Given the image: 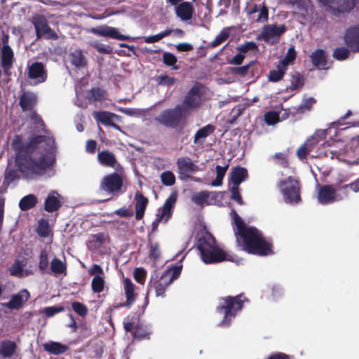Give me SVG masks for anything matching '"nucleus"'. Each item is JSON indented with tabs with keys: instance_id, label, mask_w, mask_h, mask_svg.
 I'll use <instances>...</instances> for the list:
<instances>
[{
	"instance_id": "nucleus-57",
	"label": "nucleus",
	"mask_w": 359,
	"mask_h": 359,
	"mask_svg": "<svg viewBox=\"0 0 359 359\" xmlns=\"http://www.w3.org/2000/svg\"><path fill=\"white\" fill-rule=\"evenodd\" d=\"M231 191V198L235 201L238 205H243L244 201L241 196L238 186H233L229 188Z\"/></svg>"
},
{
	"instance_id": "nucleus-38",
	"label": "nucleus",
	"mask_w": 359,
	"mask_h": 359,
	"mask_svg": "<svg viewBox=\"0 0 359 359\" xmlns=\"http://www.w3.org/2000/svg\"><path fill=\"white\" fill-rule=\"evenodd\" d=\"M44 348L46 351L54 355H60L64 353L68 350V346L62 345L59 342H50L44 345Z\"/></svg>"
},
{
	"instance_id": "nucleus-54",
	"label": "nucleus",
	"mask_w": 359,
	"mask_h": 359,
	"mask_svg": "<svg viewBox=\"0 0 359 359\" xmlns=\"http://www.w3.org/2000/svg\"><path fill=\"white\" fill-rule=\"evenodd\" d=\"M273 159L276 164L283 168H287L289 166L287 156L284 153H276L273 156Z\"/></svg>"
},
{
	"instance_id": "nucleus-55",
	"label": "nucleus",
	"mask_w": 359,
	"mask_h": 359,
	"mask_svg": "<svg viewBox=\"0 0 359 359\" xmlns=\"http://www.w3.org/2000/svg\"><path fill=\"white\" fill-rule=\"evenodd\" d=\"M297 57V53L294 47H290L287 52L285 58L281 61L280 64L283 67H286L290 62H292Z\"/></svg>"
},
{
	"instance_id": "nucleus-34",
	"label": "nucleus",
	"mask_w": 359,
	"mask_h": 359,
	"mask_svg": "<svg viewBox=\"0 0 359 359\" xmlns=\"http://www.w3.org/2000/svg\"><path fill=\"white\" fill-rule=\"evenodd\" d=\"M38 203V198L32 194H28L22 197L19 201V208L22 211L29 210Z\"/></svg>"
},
{
	"instance_id": "nucleus-37",
	"label": "nucleus",
	"mask_w": 359,
	"mask_h": 359,
	"mask_svg": "<svg viewBox=\"0 0 359 359\" xmlns=\"http://www.w3.org/2000/svg\"><path fill=\"white\" fill-rule=\"evenodd\" d=\"M106 92L100 88H92L88 93L89 102H102L105 99Z\"/></svg>"
},
{
	"instance_id": "nucleus-35",
	"label": "nucleus",
	"mask_w": 359,
	"mask_h": 359,
	"mask_svg": "<svg viewBox=\"0 0 359 359\" xmlns=\"http://www.w3.org/2000/svg\"><path fill=\"white\" fill-rule=\"evenodd\" d=\"M50 270L54 274H65L67 273V264L57 257H54L50 264Z\"/></svg>"
},
{
	"instance_id": "nucleus-4",
	"label": "nucleus",
	"mask_w": 359,
	"mask_h": 359,
	"mask_svg": "<svg viewBox=\"0 0 359 359\" xmlns=\"http://www.w3.org/2000/svg\"><path fill=\"white\" fill-rule=\"evenodd\" d=\"M220 301L219 305L217 307V311L224 314L222 323L229 324L237 312L243 309L244 302H248V299L243 293H241L234 297H222Z\"/></svg>"
},
{
	"instance_id": "nucleus-15",
	"label": "nucleus",
	"mask_w": 359,
	"mask_h": 359,
	"mask_svg": "<svg viewBox=\"0 0 359 359\" xmlns=\"http://www.w3.org/2000/svg\"><path fill=\"white\" fill-rule=\"evenodd\" d=\"M201 103V97L198 88L194 86L187 93L185 98L180 104L182 107L183 111L187 116L189 111L197 109L200 107Z\"/></svg>"
},
{
	"instance_id": "nucleus-24",
	"label": "nucleus",
	"mask_w": 359,
	"mask_h": 359,
	"mask_svg": "<svg viewBox=\"0 0 359 359\" xmlns=\"http://www.w3.org/2000/svg\"><path fill=\"white\" fill-rule=\"evenodd\" d=\"M60 195L55 191H50L44 202V210L48 212H53L60 209L62 202L60 201Z\"/></svg>"
},
{
	"instance_id": "nucleus-46",
	"label": "nucleus",
	"mask_w": 359,
	"mask_h": 359,
	"mask_svg": "<svg viewBox=\"0 0 359 359\" xmlns=\"http://www.w3.org/2000/svg\"><path fill=\"white\" fill-rule=\"evenodd\" d=\"M39 269L41 273H48V253L46 250H41L39 254Z\"/></svg>"
},
{
	"instance_id": "nucleus-17",
	"label": "nucleus",
	"mask_w": 359,
	"mask_h": 359,
	"mask_svg": "<svg viewBox=\"0 0 359 359\" xmlns=\"http://www.w3.org/2000/svg\"><path fill=\"white\" fill-rule=\"evenodd\" d=\"M91 32L101 36H107L114 39L127 40L128 36L121 34L116 28L107 25H101L91 29Z\"/></svg>"
},
{
	"instance_id": "nucleus-60",
	"label": "nucleus",
	"mask_w": 359,
	"mask_h": 359,
	"mask_svg": "<svg viewBox=\"0 0 359 359\" xmlns=\"http://www.w3.org/2000/svg\"><path fill=\"white\" fill-rule=\"evenodd\" d=\"M264 121L269 126L273 125L278 122L279 115L275 111H268L264 114Z\"/></svg>"
},
{
	"instance_id": "nucleus-6",
	"label": "nucleus",
	"mask_w": 359,
	"mask_h": 359,
	"mask_svg": "<svg viewBox=\"0 0 359 359\" xmlns=\"http://www.w3.org/2000/svg\"><path fill=\"white\" fill-rule=\"evenodd\" d=\"M196 245L200 252L201 257L205 264L218 263L224 260H229L223 250L211 245L205 238H199Z\"/></svg>"
},
{
	"instance_id": "nucleus-44",
	"label": "nucleus",
	"mask_w": 359,
	"mask_h": 359,
	"mask_svg": "<svg viewBox=\"0 0 359 359\" xmlns=\"http://www.w3.org/2000/svg\"><path fill=\"white\" fill-rule=\"evenodd\" d=\"M163 62L168 67H171L172 69L178 70L180 67L176 65L177 62V57L170 52H164L162 55Z\"/></svg>"
},
{
	"instance_id": "nucleus-27",
	"label": "nucleus",
	"mask_w": 359,
	"mask_h": 359,
	"mask_svg": "<svg viewBox=\"0 0 359 359\" xmlns=\"http://www.w3.org/2000/svg\"><path fill=\"white\" fill-rule=\"evenodd\" d=\"M135 218L137 220L142 219L144 217L149 200L142 194L137 192L135 196Z\"/></svg>"
},
{
	"instance_id": "nucleus-22",
	"label": "nucleus",
	"mask_w": 359,
	"mask_h": 359,
	"mask_svg": "<svg viewBox=\"0 0 359 359\" xmlns=\"http://www.w3.org/2000/svg\"><path fill=\"white\" fill-rule=\"evenodd\" d=\"M175 12L182 21H188L193 18L194 8L191 2L183 1L175 7Z\"/></svg>"
},
{
	"instance_id": "nucleus-20",
	"label": "nucleus",
	"mask_w": 359,
	"mask_h": 359,
	"mask_svg": "<svg viewBox=\"0 0 359 359\" xmlns=\"http://www.w3.org/2000/svg\"><path fill=\"white\" fill-rule=\"evenodd\" d=\"M177 195L175 192L172 193L168 198L165 200L161 210L156 215L164 219V222L172 217L173 210L177 202Z\"/></svg>"
},
{
	"instance_id": "nucleus-5",
	"label": "nucleus",
	"mask_w": 359,
	"mask_h": 359,
	"mask_svg": "<svg viewBox=\"0 0 359 359\" xmlns=\"http://www.w3.org/2000/svg\"><path fill=\"white\" fill-rule=\"evenodd\" d=\"M182 265L175 266L166 269L160 276H152L150 280V287H153L157 297L164 298L165 291L169 285L177 279L181 273Z\"/></svg>"
},
{
	"instance_id": "nucleus-48",
	"label": "nucleus",
	"mask_w": 359,
	"mask_h": 359,
	"mask_svg": "<svg viewBox=\"0 0 359 359\" xmlns=\"http://www.w3.org/2000/svg\"><path fill=\"white\" fill-rule=\"evenodd\" d=\"M304 84V79L299 72H295L292 75L291 84L288 87L291 91L298 89L299 87L303 86Z\"/></svg>"
},
{
	"instance_id": "nucleus-11",
	"label": "nucleus",
	"mask_w": 359,
	"mask_h": 359,
	"mask_svg": "<svg viewBox=\"0 0 359 359\" xmlns=\"http://www.w3.org/2000/svg\"><path fill=\"white\" fill-rule=\"evenodd\" d=\"M25 76L27 79L32 81L31 85L36 86L47 80L48 71L43 62L36 61L27 65Z\"/></svg>"
},
{
	"instance_id": "nucleus-32",
	"label": "nucleus",
	"mask_w": 359,
	"mask_h": 359,
	"mask_svg": "<svg viewBox=\"0 0 359 359\" xmlns=\"http://www.w3.org/2000/svg\"><path fill=\"white\" fill-rule=\"evenodd\" d=\"M151 334V330L148 326L139 323L135 327V330L133 331V335L135 339L142 341L149 339Z\"/></svg>"
},
{
	"instance_id": "nucleus-1",
	"label": "nucleus",
	"mask_w": 359,
	"mask_h": 359,
	"mask_svg": "<svg viewBox=\"0 0 359 359\" xmlns=\"http://www.w3.org/2000/svg\"><path fill=\"white\" fill-rule=\"evenodd\" d=\"M11 147L18 170L27 178L45 174L55 163L53 149L55 140L48 135H34L23 140L20 135H14Z\"/></svg>"
},
{
	"instance_id": "nucleus-19",
	"label": "nucleus",
	"mask_w": 359,
	"mask_h": 359,
	"mask_svg": "<svg viewBox=\"0 0 359 359\" xmlns=\"http://www.w3.org/2000/svg\"><path fill=\"white\" fill-rule=\"evenodd\" d=\"M37 104V95L32 91H23L19 97V105L23 111H32Z\"/></svg>"
},
{
	"instance_id": "nucleus-25",
	"label": "nucleus",
	"mask_w": 359,
	"mask_h": 359,
	"mask_svg": "<svg viewBox=\"0 0 359 359\" xmlns=\"http://www.w3.org/2000/svg\"><path fill=\"white\" fill-rule=\"evenodd\" d=\"M123 284L126 301L121 306L129 307L135 302L137 294L135 292V285L128 278L123 279Z\"/></svg>"
},
{
	"instance_id": "nucleus-26",
	"label": "nucleus",
	"mask_w": 359,
	"mask_h": 359,
	"mask_svg": "<svg viewBox=\"0 0 359 359\" xmlns=\"http://www.w3.org/2000/svg\"><path fill=\"white\" fill-rule=\"evenodd\" d=\"M17 344L15 341L5 339L0 342V356L3 359L12 358L16 351Z\"/></svg>"
},
{
	"instance_id": "nucleus-59",
	"label": "nucleus",
	"mask_w": 359,
	"mask_h": 359,
	"mask_svg": "<svg viewBox=\"0 0 359 359\" xmlns=\"http://www.w3.org/2000/svg\"><path fill=\"white\" fill-rule=\"evenodd\" d=\"M65 311V308L62 306H48L43 309V313L47 318L54 316L55 314Z\"/></svg>"
},
{
	"instance_id": "nucleus-16",
	"label": "nucleus",
	"mask_w": 359,
	"mask_h": 359,
	"mask_svg": "<svg viewBox=\"0 0 359 359\" xmlns=\"http://www.w3.org/2000/svg\"><path fill=\"white\" fill-rule=\"evenodd\" d=\"M34 28L37 38L44 36L48 39L57 40L58 35L53 31L48 24L46 19L40 17L34 22Z\"/></svg>"
},
{
	"instance_id": "nucleus-12",
	"label": "nucleus",
	"mask_w": 359,
	"mask_h": 359,
	"mask_svg": "<svg viewBox=\"0 0 359 359\" xmlns=\"http://www.w3.org/2000/svg\"><path fill=\"white\" fill-rule=\"evenodd\" d=\"M318 201L320 204L327 205L337 201V191H341L339 183L333 184H318Z\"/></svg>"
},
{
	"instance_id": "nucleus-45",
	"label": "nucleus",
	"mask_w": 359,
	"mask_h": 359,
	"mask_svg": "<svg viewBox=\"0 0 359 359\" xmlns=\"http://www.w3.org/2000/svg\"><path fill=\"white\" fill-rule=\"evenodd\" d=\"M351 52L352 51L348 48L347 46L346 47L341 46L335 48L332 56L337 60L343 61L349 57Z\"/></svg>"
},
{
	"instance_id": "nucleus-52",
	"label": "nucleus",
	"mask_w": 359,
	"mask_h": 359,
	"mask_svg": "<svg viewBox=\"0 0 359 359\" xmlns=\"http://www.w3.org/2000/svg\"><path fill=\"white\" fill-rule=\"evenodd\" d=\"M161 181L163 185L170 187L175 184L176 179L174 173L168 170L161 174Z\"/></svg>"
},
{
	"instance_id": "nucleus-47",
	"label": "nucleus",
	"mask_w": 359,
	"mask_h": 359,
	"mask_svg": "<svg viewBox=\"0 0 359 359\" xmlns=\"http://www.w3.org/2000/svg\"><path fill=\"white\" fill-rule=\"evenodd\" d=\"M37 234L42 238H46L50 234V228L48 222L46 219H41L39 221L36 228Z\"/></svg>"
},
{
	"instance_id": "nucleus-63",
	"label": "nucleus",
	"mask_w": 359,
	"mask_h": 359,
	"mask_svg": "<svg viewBox=\"0 0 359 359\" xmlns=\"http://www.w3.org/2000/svg\"><path fill=\"white\" fill-rule=\"evenodd\" d=\"M242 113L243 109L240 105L234 107L231 113V119L229 121V123L230 124L234 123L236 119L242 114Z\"/></svg>"
},
{
	"instance_id": "nucleus-62",
	"label": "nucleus",
	"mask_w": 359,
	"mask_h": 359,
	"mask_svg": "<svg viewBox=\"0 0 359 359\" xmlns=\"http://www.w3.org/2000/svg\"><path fill=\"white\" fill-rule=\"evenodd\" d=\"M210 197V193L207 191H201L195 196L194 200L197 204H203Z\"/></svg>"
},
{
	"instance_id": "nucleus-64",
	"label": "nucleus",
	"mask_w": 359,
	"mask_h": 359,
	"mask_svg": "<svg viewBox=\"0 0 359 359\" xmlns=\"http://www.w3.org/2000/svg\"><path fill=\"white\" fill-rule=\"evenodd\" d=\"M134 278L137 283H142L146 278L145 271L142 269H135L134 271Z\"/></svg>"
},
{
	"instance_id": "nucleus-58",
	"label": "nucleus",
	"mask_w": 359,
	"mask_h": 359,
	"mask_svg": "<svg viewBox=\"0 0 359 359\" xmlns=\"http://www.w3.org/2000/svg\"><path fill=\"white\" fill-rule=\"evenodd\" d=\"M254 63H255V62L252 61V62H250L249 64L242 66V67H232L231 72L236 75L245 76L248 74L250 67Z\"/></svg>"
},
{
	"instance_id": "nucleus-2",
	"label": "nucleus",
	"mask_w": 359,
	"mask_h": 359,
	"mask_svg": "<svg viewBox=\"0 0 359 359\" xmlns=\"http://www.w3.org/2000/svg\"><path fill=\"white\" fill-rule=\"evenodd\" d=\"M231 215L238 245L249 254L259 256L272 255L273 244L267 241L262 233L254 226H248L234 209Z\"/></svg>"
},
{
	"instance_id": "nucleus-31",
	"label": "nucleus",
	"mask_w": 359,
	"mask_h": 359,
	"mask_svg": "<svg viewBox=\"0 0 359 359\" xmlns=\"http://www.w3.org/2000/svg\"><path fill=\"white\" fill-rule=\"evenodd\" d=\"M70 60L72 65L77 69H81L87 65V60L81 49H76L70 54Z\"/></svg>"
},
{
	"instance_id": "nucleus-39",
	"label": "nucleus",
	"mask_w": 359,
	"mask_h": 359,
	"mask_svg": "<svg viewBox=\"0 0 359 359\" xmlns=\"http://www.w3.org/2000/svg\"><path fill=\"white\" fill-rule=\"evenodd\" d=\"M316 100L313 97H309L304 100L303 102L297 107H294L293 114H302L306 111L311 109L312 106L316 103Z\"/></svg>"
},
{
	"instance_id": "nucleus-29",
	"label": "nucleus",
	"mask_w": 359,
	"mask_h": 359,
	"mask_svg": "<svg viewBox=\"0 0 359 359\" xmlns=\"http://www.w3.org/2000/svg\"><path fill=\"white\" fill-rule=\"evenodd\" d=\"M311 60L313 65L320 69H326L327 65V55L322 49H318L312 53L311 55Z\"/></svg>"
},
{
	"instance_id": "nucleus-10",
	"label": "nucleus",
	"mask_w": 359,
	"mask_h": 359,
	"mask_svg": "<svg viewBox=\"0 0 359 359\" xmlns=\"http://www.w3.org/2000/svg\"><path fill=\"white\" fill-rule=\"evenodd\" d=\"M327 11L335 16L341 13H349L356 6L358 0H318Z\"/></svg>"
},
{
	"instance_id": "nucleus-9",
	"label": "nucleus",
	"mask_w": 359,
	"mask_h": 359,
	"mask_svg": "<svg viewBox=\"0 0 359 359\" xmlns=\"http://www.w3.org/2000/svg\"><path fill=\"white\" fill-rule=\"evenodd\" d=\"M287 31L285 25L277 26L275 24L264 25L260 34L257 36V40H263L270 46H273L280 42L282 35Z\"/></svg>"
},
{
	"instance_id": "nucleus-53",
	"label": "nucleus",
	"mask_w": 359,
	"mask_h": 359,
	"mask_svg": "<svg viewBox=\"0 0 359 359\" xmlns=\"http://www.w3.org/2000/svg\"><path fill=\"white\" fill-rule=\"evenodd\" d=\"M72 308L76 313L81 317L86 316L88 312L87 306L79 302H73Z\"/></svg>"
},
{
	"instance_id": "nucleus-33",
	"label": "nucleus",
	"mask_w": 359,
	"mask_h": 359,
	"mask_svg": "<svg viewBox=\"0 0 359 359\" xmlns=\"http://www.w3.org/2000/svg\"><path fill=\"white\" fill-rule=\"evenodd\" d=\"M317 144V142L308 139L305 142L297 149V156L298 158L303 161L306 158L307 155L312 151Z\"/></svg>"
},
{
	"instance_id": "nucleus-61",
	"label": "nucleus",
	"mask_w": 359,
	"mask_h": 359,
	"mask_svg": "<svg viewBox=\"0 0 359 359\" xmlns=\"http://www.w3.org/2000/svg\"><path fill=\"white\" fill-rule=\"evenodd\" d=\"M258 49L257 44L254 41H248L243 45L240 46L238 50L243 53H246L249 50H255Z\"/></svg>"
},
{
	"instance_id": "nucleus-56",
	"label": "nucleus",
	"mask_w": 359,
	"mask_h": 359,
	"mask_svg": "<svg viewBox=\"0 0 359 359\" xmlns=\"http://www.w3.org/2000/svg\"><path fill=\"white\" fill-rule=\"evenodd\" d=\"M259 13L257 18L255 20L257 22H266L269 20V9L266 5L264 3L261 5Z\"/></svg>"
},
{
	"instance_id": "nucleus-28",
	"label": "nucleus",
	"mask_w": 359,
	"mask_h": 359,
	"mask_svg": "<svg viewBox=\"0 0 359 359\" xmlns=\"http://www.w3.org/2000/svg\"><path fill=\"white\" fill-rule=\"evenodd\" d=\"M248 178V172L246 168L241 166H236L233 168L229 180L234 186H239L243 182Z\"/></svg>"
},
{
	"instance_id": "nucleus-23",
	"label": "nucleus",
	"mask_w": 359,
	"mask_h": 359,
	"mask_svg": "<svg viewBox=\"0 0 359 359\" xmlns=\"http://www.w3.org/2000/svg\"><path fill=\"white\" fill-rule=\"evenodd\" d=\"M116 116L115 114L107 111H94L93 113V117L97 122L120 130V126L113 122V118Z\"/></svg>"
},
{
	"instance_id": "nucleus-50",
	"label": "nucleus",
	"mask_w": 359,
	"mask_h": 359,
	"mask_svg": "<svg viewBox=\"0 0 359 359\" xmlns=\"http://www.w3.org/2000/svg\"><path fill=\"white\" fill-rule=\"evenodd\" d=\"M104 287V280L102 276H95L92 280L91 288L95 293H100Z\"/></svg>"
},
{
	"instance_id": "nucleus-40",
	"label": "nucleus",
	"mask_w": 359,
	"mask_h": 359,
	"mask_svg": "<svg viewBox=\"0 0 359 359\" xmlns=\"http://www.w3.org/2000/svg\"><path fill=\"white\" fill-rule=\"evenodd\" d=\"M19 179L18 170L7 167L4 173L3 184L9 187L10 184Z\"/></svg>"
},
{
	"instance_id": "nucleus-14",
	"label": "nucleus",
	"mask_w": 359,
	"mask_h": 359,
	"mask_svg": "<svg viewBox=\"0 0 359 359\" xmlns=\"http://www.w3.org/2000/svg\"><path fill=\"white\" fill-rule=\"evenodd\" d=\"M179 178L186 180L191 177L192 173L198 171V165H195L189 157L178 158L176 162Z\"/></svg>"
},
{
	"instance_id": "nucleus-18",
	"label": "nucleus",
	"mask_w": 359,
	"mask_h": 359,
	"mask_svg": "<svg viewBox=\"0 0 359 359\" xmlns=\"http://www.w3.org/2000/svg\"><path fill=\"white\" fill-rule=\"evenodd\" d=\"M14 61V53L12 48L8 44H6L4 41V46L1 50V66L6 75L9 76L11 74L10 70L13 67Z\"/></svg>"
},
{
	"instance_id": "nucleus-21",
	"label": "nucleus",
	"mask_w": 359,
	"mask_h": 359,
	"mask_svg": "<svg viewBox=\"0 0 359 359\" xmlns=\"http://www.w3.org/2000/svg\"><path fill=\"white\" fill-rule=\"evenodd\" d=\"M29 297V292L27 290H22L18 294H13L11 299L4 304V306L11 310H18L22 307L23 302L28 300Z\"/></svg>"
},
{
	"instance_id": "nucleus-13",
	"label": "nucleus",
	"mask_w": 359,
	"mask_h": 359,
	"mask_svg": "<svg viewBox=\"0 0 359 359\" xmlns=\"http://www.w3.org/2000/svg\"><path fill=\"white\" fill-rule=\"evenodd\" d=\"M343 39L353 53H359V23L349 26L344 33Z\"/></svg>"
},
{
	"instance_id": "nucleus-36",
	"label": "nucleus",
	"mask_w": 359,
	"mask_h": 359,
	"mask_svg": "<svg viewBox=\"0 0 359 359\" xmlns=\"http://www.w3.org/2000/svg\"><path fill=\"white\" fill-rule=\"evenodd\" d=\"M231 30L230 27H225L219 32V34L215 37V39L210 42L208 45V48H215L224 42L230 36Z\"/></svg>"
},
{
	"instance_id": "nucleus-42",
	"label": "nucleus",
	"mask_w": 359,
	"mask_h": 359,
	"mask_svg": "<svg viewBox=\"0 0 359 359\" xmlns=\"http://www.w3.org/2000/svg\"><path fill=\"white\" fill-rule=\"evenodd\" d=\"M286 67H283L281 64L277 66V69H272L269 72L268 75V80L271 82H278L280 81L285 74Z\"/></svg>"
},
{
	"instance_id": "nucleus-51",
	"label": "nucleus",
	"mask_w": 359,
	"mask_h": 359,
	"mask_svg": "<svg viewBox=\"0 0 359 359\" xmlns=\"http://www.w3.org/2000/svg\"><path fill=\"white\" fill-rule=\"evenodd\" d=\"M30 112L29 118L32 121L33 124L36 127H39L43 133H48V131L46 128V124L39 114H38V113L34 110Z\"/></svg>"
},
{
	"instance_id": "nucleus-41",
	"label": "nucleus",
	"mask_w": 359,
	"mask_h": 359,
	"mask_svg": "<svg viewBox=\"0 0 359 359\" xmlns=\"http://www.w3.org/2000/svg\"><path fill=\"white\" fill-rule=\"evenodd\" d=\"M229 164L221 166L216 165L215 171H216V178L212 181L211 185L213 187H219L221 186L223 183V179L225 176L226 172L228 170Z\"/></svg>"
},
{
	"instance_id": "nucleus-43",
	"label": "nucleus",
	"mask_w": 359,
	"mask_h": 359,
	"mask_svg": "<svg viewBox=\"0 0 359 359\" xmlns=\"http://www.w3.org/2000/svg\"><path fill=\"white\" fill-rule=\"evenodd\" d=\"M215 130L214 126L208 124L204 127H202L194 135V142L196 143L198 140L201 138H205L210 135L212 134Z\"/></svg>"
},
{
	"instance_id": "nucleus-3",
	"label": "nucleus",
	"mask_w": 359,
	"mask_h": 359,
	"mask_svg": "<svg viewBox=\"0 0 359 359\" xmlns=\"http://www.w3.org/2000/svg\"><path fill=\"white\" fill-rule=\"evenodd\" d=\"M187 115L180 104L174 108L163 110L155 120L161 125L182 131L187 123Z\"/></svg>"
},
{
	"instance_id": "nucleus-30",
	"label": "nucleus",
	"mask_w": 359,
	"mask_h": 359,
	"mask_svg": "<svg viewBox=\"0 0 359 359\" xmlns=\"http://www.w3.org/2000/svg\"><path fill=\"white\" fill-rule=\"evenodd\" d=\"M97 158L99 162L104 166L115 168L117 161L115 155L107 150H104L98 153Z\"/></svg>"
},
{
	"instance_id": "nucleus-7",
	"label": "nucleus",
	"mask_w": 359,
	"mask_h": 359,
	"mask_svg": "<svg viewBox=\"0 0 359 359\" xmlns=\"http://www.w3.org/2000/svg\"><path fill=\"white\" fill-rule=\"evenodd\" d=\"M284 201L287 203H298L302 201L301 186L299 180L290 176L278 183Z\"/></svg>"
},
{
	"instance_id": "nucleus-49",
	"label": "nucleus",
	"mask_w": 359,
	"mask_h": 359,
	"mask_svg": "<svg viewBox=\"0 0 359 359\" xmlns=\"http://www.w3.org/2000/svg\"><path fill=\"white\" fill-rule=\"evenodd\" d=\"M155 81L159 86H172L177 82V79L175 77H171L166 74H161L156 76Z\"/></svg>"
},
{
	"instance_id": "nucleus-8",
	"label": "nucleus",
	"mask_w": 359,
	"mask_h": 359,
	"mask_svg": "<svg viewBox=\"0 0 359 359\" xmlns=\"http://www.w3.org/2000/svg\"><path fill=\"white\" fill-rule=\"evenodd\" d=\"M123 179L121 174L114 172L105 175L99 186L100 193L118 196L123 193Z\"/></svg>"
}]
</instances>
